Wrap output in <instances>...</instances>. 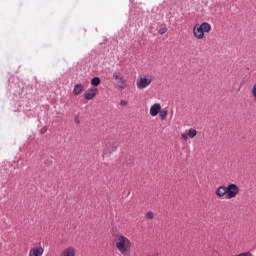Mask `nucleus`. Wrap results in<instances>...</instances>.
Masks as SVG:
<instances>
[{"label":"nucleus","mask_w":256,"mask_h":256,"mask_svg":"<svg viewBox=\"0 0 256 256\" xmlns=\"http://www.w3.org/2000/svg\"><path fill=\"white\" fill-rule=\"evenodd\" d=\"M239 191L237 184H228L226 186V199H235L239 195Z\"/></svg>","instance_id":"nucleus-4"},{"label":"nucleus","mask_w":256,"mask_h":256,"mask_svg":"<svg viewBox=\"0 0 256 256\" xmlns=\"http://www.w3.org/2000/svg\"><path fill=\"white\" fill-rule=\"evenodd\" d=\"M91 85H93L94 87H99V85H101V78L99 77H94L91 80Z\"/></svg>","instance_id":"nucleus-14"},{"label":"nucleus","mask_w":256,"mask_h":256,"mask_svg":"<svg viewBox=\"0 0 256 256\" xmlns=\"http://www.w3.org/2000/svg\"><path fill=\"white\" fill-rule=\"evenodd\" d=\"M114 79L117 81L120 89H127V79L119 71L113 73Z\"/></svg>","instance_id":"nucleus-5"},{"label":"nucleus","mask_w":256,"mask_h":256,"mask_svg":"<svg viewBox=\"0 0 256 256\" xmlns=\"http://www.w3.org/2000/svg\"><path fill=\"white\" fill-rule=\"evenodd\" d=\"M148 256H159V253L149 254Z\"/></svg>","instance_id":"nucleus-19"},{"label":"nucleus","mask_w":256,"mask_h":256,"mask_svg":"<svg viewBox=\"0 0 256 256\" xmlns=\"http://www.w3.org/2000/svg\"><path fill=\"white\" fill-rule=\"evenodd\" d=\"M159 33H160V35L167 33V28L160 29Z\"/></svg>","instance_id":"nucleus-18"},{"label":"nucleus","mask_w":256,"mask_h":256,"mask_svg":"<svg viewBox=\"0 0 256 256\" xmlns=\"http://www.w3.org/2000/svg\"><path fill=\"white\" fill-rule=\"evenodd\" d=\"M216 197H219L220 199L227 196V186H219L215 191Z\"/></svg>","instance_id":"nucleus-12"},{"label":"nucleus","mask_w":256,"mask_h":256,"mask_svg":"<svg viewBox=\"0 0 256 256\" xmlns=\"http://www.w3.org/2000/svg\"><path fill=\"white\" fill-rule=\"evenodd\" d=\"M113 245L122 256H129L131 255V249H133V243L131 239L123 234H117L114 237Z\"/></svg>","instance_id":"nucleus-1"},{"label":"nucleus","mask_w":256,"mask_h":256,"mask_svg":"<svg viewBox=\"0 0 256 256\" xmlns=\"http://www.w3.org/2000/svg\"><path fill=\"white\" fill-rule=\"evenodd\" d=\"M43 253H45V248H43L41 245H38L30 248L28 256H43Z\"/></svg>","instance_id":"nucleus-6"},{"label":"nucleus","mask_w":256,"mask_h":256,"mask_svg":"<svg viewBox=\"0 0 256 256\" xmlns=\"http://www.w3.org/2000/svg\"><path fill=\"white\" fill-rule=\"evenodd\" d=\"M120 105H121V107H127V105H128L127 100H121Z\"/></svg>","instance_id":"nucleus-17"},{"label":"nucleus","mask_w":256,"mask_h":256,"mask_svg":"<svg viewBox=\"0 0 256 256\" xmlns=\"http://www.w3.org/2000/svg\"><path fill=\"white\" fill-rule=\"evenodd\" d=\"M98 91L99 90L95 87H92V88L86 90V92L84 93V99H86L87 101H91V99H95Z\"/></svg>","instance_id":"nucleus-9"},{"label":"nucleus","mask_w":256,"mask_h":256,"mask_svg":"<svg viewBox=\"0 0 256 256\" xmlns=\"http://www.w3.org/2000/svg\"><path fill=\"white\" fill-rule=\"evenodd\" d=\"M153 83V76L149 74L141 75L136 80V87L139 91H143V89H147L149 85Z\"/></svg>","instance_id":"nucleus-3"},{"label":"nucleus","mask_w":256,"mask_h":256,"mask_svg":"<svg viewBox=\"0 0 256 256\" xmlns=\"http://www.w3.org/2000/svg\"><path fill=\"white\" fill-rule=\"evenodd\" d=\"M146 219H155V214L151 211L147 212L145 215Z\"/></svg>","instance_id":"nucleus-16"},{"label":"nucleus","mask_w":256,"mask_h":256,"mask_svg":"<svg viewBox=\"0 0 256 256\" xmlns=\"http://www.w3.org/2000/svg\"><path fill=\"white\" fill-rule=\"evenodd\" d=\"M85 89V86L83 84L78 83L74 86L73 93L74 95H81Z\"/></svg>","instance_id":"nucleus-13"},{"label":"nucleus","mask_w":256,"mask_h":256,"mask_svg":"<svg viewBox=\"0 0 256 256\" xmlns=\"http://www.w3.org/2000/svg\"><path fill=\"white\" fill-rule=\"evenodd\" d=\"M159 113H160L159 117H160L161 121H165V119H167V115H168L167 110L166 109L160 110Z\"/></svg>","instance_id":"nucleus-15"},{"label":"nucleus","mask_w":256,"mask_h":256,"mask_svg":"<svg viewBox=\"0 0 256 256\" xmlns=\"http://www.w3.org/2000/svg\"><path fill=\"white\" fill-rule=\"evenodd\" d=\"M117 151V146L115 142H105L104 143V153H115Z\"/></svg>","instance_id":"nucleus-10"},{"label":"nucleus","mask_w":256,"mask_h":256,"mask_svg":"<svg viewBox=\"0 0 256 256\" xmlns=\"http://www.w3.org/2000/svg\"><path fill=\"white\" fill-rule=\"evenodd\" d=\"M60 256H77V248L75 246L65 247L61 251Z\"/></svg>","instance_id":"nucleus-8"},{"label":"nucleus","mask_w":256,"mask_h":256,"mask_svg":"<svg viewBox=\"0 0 256 256\" xmlns=\"http://www.w3.org/2000/svg\"><path fill=\"white\" fill-rule=\"evenodd\" d=\"M205 33H211V24L204 22L193 27V35L196 39H204Z\"/></svg>","instance_id":"nucleus-2"},{"label":"nucleus","mask_w":256,"mask_h":256,"mask_svg":"<svg viewBox=\"0 0 256 256\" xmlns=\"http://www.w3.org/2000/svg\"><path fill=\"white\" fill-rule=\"evenodd\" d=\"M161 113V104L155 103L150 107V115L151 117H157Z\"/></svg>","instance_id":"nucleus-11"},{"label":"nucleus","mask_w":256,"mask_h":256,"mask_svg":"<svg viewBox=\"0 0 256 256\" xmlns=\"http://www.w3.org/2000/svg\"><path fill=\"white\" fill-rule=\"evenodd\" d=\"M197 137V130L195 128H190L188 133L181 134L182 141H188L189 139H195Z\"/></svg>","instance_id":"nucleus-7"}]
</instances>
